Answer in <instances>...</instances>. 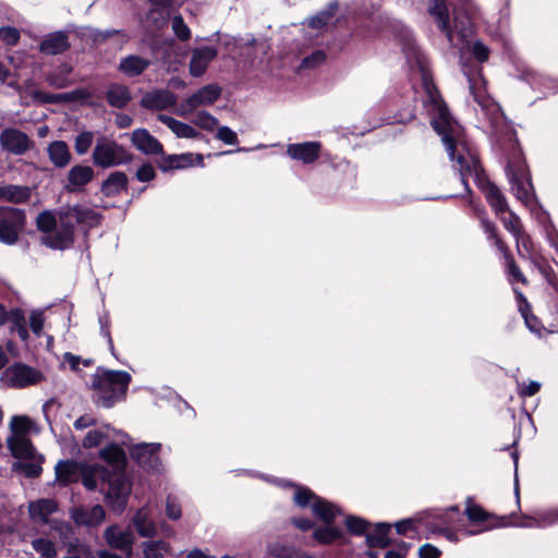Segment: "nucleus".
Segmentation results:
<instances>
[{"label":"nucleus","mask_w":558,"mask_h":558,"mask_svg":"<svg viewBox=\"0 0 558 558\" xmlns=\"http://www.w3.org/2000/svg\"><path fill=\"white\" fill-rule=\"evenodd\" d=\"M418 556L420 558H438L440 556V550L430 544H425L420 547Z\"/></svg>","instance_id":"58"},{"label":"nucleus","mask_w":558,"mask_h":558,"mask_svg":"<svg viewBox=\"0 0 558 558\" xmlns=\"http://www.w3.org/2000/svg\"><path fill=\"white\" fill-rule=\"evenodd\" d=\"M466 515L471 521L482 522L485 521L488 514L477 505H469L466 508Z\"/></svg>","instance_id":"52"},{"label":"nucleus","mask_w":558,"mask_h":558,"mask_svg":"<svg viewBox=\"0 0 558 558\" xmlns=\"http://www.w3.org/2000/svg\"><path fill=\"white\" fill-rule=\"evenodd\" d=\"M133 524L142 537L151 538L157 535L156 524L150 519L149 512L146 508L137 510L133 518Z\"/></svg>","instance_id":"23"},{"label":"nucleus","mask_w":558,"mask_h":558,"mask_svg":"<svg viewBox=\"0 0 558 558\" xmlns=\"http://www.w3.org/2000/svg\"><path fill=\"white\" fill-rule=\"evenodd\" d=\"M442 142L446 145V148H447V151L450 155V158L454 159V154L458 150V147H457V144L454 143L452 136L449 133L444 132V134H442Z\"/></svg>","instance_id":"61"},{"label":"nucleus","mask_w":558,"mask_h":558,"mask_svg":"<svg viewBox=\"0 0 558 558\" xmlns=\"http://www.w3.org/2000/svg\"><path fill=\"white\" fill-rule=\"evenodd\" d=\"M473 54L480 62H485L488 59L489 50L488 48L481 41H476L473 45Z\"/></svg>","instance_id":"56"},{"label":"nucleus","mask_w":558,"mask_h":558,"mask_svg":"<svg viewBox=\"0 0 558 558\" xmlns=\"http://www.w3.org/2000/svg\"><path fill=\"white\" fill-rule=\"evenodd\" d=\"M338 7V2L328 4L325 10L318 12L315 16L308 20V26L312 28H322L326 26L337 13Z\"/></svg>","instance_id":"34"},{"label":"nucleus","mask_w":558,"mask_h":558,"mask_svg":"<svg viewBox=\"0 0 558 558\" xmlns=\"http://www.w3.org/2000/svg\"><path fill=\"white\" fill-rule=\"evenodd\" d=\"M221 95V88L216 84H209L199 88L191 95L183 104H181L177 113L186 116L201 106H209L214 104Z\"/></svg>","instance_id":"8"},{"label":"nucleus","mask_w":558,"mask_h":558,"mask_svg":"<svg viewBox=\"0 0 558 558\" xmlns=\"http://www.w3.org/2000/svg\"><path fill=\"white\" fill-rule=\"evenodd\" d=\"M389 527L386 525L378 526L375 534L367 535V542L369 546L385 548L389 545L387 536Z\"/></svg>","instance_id":"41"},{"label":"nucleus","mask_w":558,"mask_h":558,"mask_svg":"<svg viewBox=\"0 0 558 558\" xmlns=\"http://www.w3.org/2000/svg\"><path fill=\"white\" fill-rule=\"evenodd\" d=\"M34 143L27 134L14 128H7L0 133V146L13 155H23Z\"/></svg>","instance_id":"9"},{"label":"nucleus","mask_w":558,"mask_h":558,"mask_svg":"<svg viewBox=\"0 0 558 558\" xmlns=\"http://www.w3.org/2000/svg\"><path fill=\"white\" fill-rule=\"evenodd\" d=\"M313 497L312 493L308 489H298L294 494V500L300 506H306L311 498Z\"/></svg>","instance_id":"60"},{"label":"nucleus","mask_w":558,"mask_h":558,"mask_svg":"<svg viewBox=\"0 0 558 558\" xmlns=\"http://www.w3.org/2000/svg\"><path fill=\"white\" fill-rule=\"evenodd\" d=\"M157 119L167 125L180 138H199L201 133L192 125L181 122L170 116L158 114Z\"/></svg>","instance_id":"21"},{"label":"nucleus","mask_w":558,"mask_h":558,"mask_svg":"<svg viewBox=\"0 0 558 558\" xmlns=\"http://www.w3.org/2000/svg\"><path fill=\"white\" fill-rule=\"evenodd\" d=\"M95 424H96V420L94 417H92L89 415H84L74 422V427L76 429H83V428L93 426Z\"/></svg>","instance_id":"64"},{"label":"nucleus","mask_w":558,"mask_h":558,"mask_svg":"<svg viewBox=\"0 0 558 558\" xmlns=\"http://www.w3.org/2000/svg\"><path fill=\"white\" fill-rule=\"evenodd\" d=\"M347 527L350 532L354 534H361L366 530L367 523L355 517H350L345 521Z\"/></svg>","instance_id":"53"},{"label":"nucleus","mask_w":558,"mask_h":558,"mask_svg":"<svg viewBox=\"0 0 558 558\" xmlns=\"http://www.w3.org/2000/svg\"><path fill=\"white\" fill-rule=\"evenodd\" d=\"M193 124L206 131H214L218 126V120L207 111H199L193 119Z\"/></svg>","instance_id":"38"},{"label":"nucleus","mask_w":558,"mask_h":558,"mask_svg":"<svg viewBox=\"0 0 558 558\" xmlns=\"http://www.w3.org/2000/svg\"><path fill=\"white\" fill-rule=\"evenodd\" d=\"M33 548L43 557L53 558L57 555L54 544L46 538H37L32 542Z\"/></svg>","instance_id":"39"},{"label":"nucleus","mask_w":558,"mask_h":558,"mask_svg":"<svg viewBox=\"0 0 558 558\" xmlns=\"http://www.w3.org/2000/svg\"><path fill=\"white\" fill-rule=\"evenodd\" d=\"M217 57V50L214 47L205 46L192 50L189 64L190 74L199 77L205 74L209 63Z\"/></svg>","instance_id":"14"},{"label":"nucleus","mask_w":558,"mask_h":558,"mask_svg":"<svg viewBox=\"0 0 558 558\" xmlns=\"http://www.w3.org/2000/svg\"><path fill=\"white\" fill-rule=\"evenodd\" d=\"M156 449L155 445H143L141 448L134 450L133 457H135L141 464H144L146 463L144 460V453L149 452V458H154L153 453Z\"/></svg>","instance_id":"59"},{"label":"nucleus","mask_w":558,"mask_h":558,"mask_svg":"<svg viewBox=\"0 0 558 558\" xmlns=\"http://www.w3.org/2000/svg\"><path fill=\"white\" fill-rule=\"evenodd\" d=\"M94 169L89 166L75 165L66 174L64 189L68 192H80L94 179Z\"/></svg>","instance_id":"15"},{"label":"nucleus","mask_w":558,"mask_h":558,"mask_svg":"<svg viewBox=\"0 0 558 558\" xmlns=\"http://www.w3.org/2000/svg\"><path fill=\"white\" fill-rule=\"evenodd\" d=\"M101 215L82 205H66L58 211H41L36 218L37 229L45 233L41 241L53 250H65L74 243L75 225L94 228Z\"/></svg>","instance_id":"1"},{"label":"nucleus","mask_w":558,"mask_h":558,"mask_svg":"<svg viewBox=\"0 0 558 558\" xmlns=\"http://www.w3.org/2000/svg\"><path fill=\"white\" fill-rule=\"evenodd\" d=\"M3 380L11 387L24 388L41 383L44 375L29 365L15 363L4 371Z\"/></svg>","instance_id":"6"},{"label":"nucleus","mask_w":558,"mask_h":558,"mask_svg":"<svg viewBox=\"0 0 558 558\" xmlns=\"http://www.w3.org/2000/svg\"><path fill=\"white\" fill-rule=\"evenodd\" d=\"M506 259V265L508 268V274L512 277V280L522 282L523 284L527 283L526 278L521 272L520 268L517 266L515 262L509 254V250L507 248L506 253H502Z\"/></svg>","instance_id":"43"},{"label":"nucleus","mask_w":558,"mask_h":558,"mask_svg":"<svg viewBox=\"0 0 558 558\" xmlns=\"http://www.w3.org/2000/svg\"><path fill=\"white\" fill-rule=\"evenodd\" d=\"M163 9L154 8L149 11L147 19L154 23L156 27H161L166 21L167 15L162 12Z\"/></svg>","instance_id":"55"},{"label":"nucleus","mask_w":558,"mask_h":558,"mask_svg":"<svg viewBox=\"0 0 558 558\" xmlns=\"http://www.w3.org/2000/svg\"><path fill=\"white\" fill-rule=\"evenodd\" d=\"M100 458L107 461L114 472L121 471L125 464L124 451L118 445H110L100 451Z\"/></svg>","instance_id":"29"},{"label":"nucleus","mask_w":558,"mask_h":558,"mask_svg":"<svg viewBox=\"0 0 558 558\" xmlns=\"http://www.w3.org/2000/svg\"><path fill=\"white\" fill-rule=\"evenodd\" d=\"M326 60V56L323 51H315L310 57L303 59L301 66L307 69H314L323 64Z\"/></svg>","instance_id":"49"},{"label":"nucleus","mask_w":558,"mask_h":558,"mask_svg":"<svg viewBox=\"0 0 558 558\" xmlns=\"http://www.w3.org/2000/svg\"><path fill=\"white\" fill-rule=\"evenodd\" d=\"M109 484L107 492V499L111 507L121 511L126 506L128 497L131 493V484L120 471L110 474L108 471V477L106 480Z\"/></svg>","instance_id":"7"},{"label":"nucleus","mask_w":558,"mask_h":558,"mask_svg":"<svg viewBox=\"0 0 558 558\" xmlns=\"http://www.w3.org/2000/svg\"><path fill=\"white\" fill-rule=\"evenodd\" d=\"M4 201L7 202L20 204L27 202L31 197V190L27 186L4 185Z\"/></svg>","instance_id":"35"},{"label":"nucleus","mask_w":558,"mask_h":558,"mask_svg":"<svg viewBox=\"0 0 558 558\" xmlns=\"http://www.w3.org/2000/svg\"><path fill=\"white\" fill-rule=\"evenodd\" d=\"M457 162L459 163V172L461 175V180L465 185L466 178L469 175L474 177L475 182L483 191L487 202L495 210V213L497 215H500L508 210V204L506 202V198L495 184L485 179L483 169L476 157H474L470 153H468V155L465 156L460 150H458Z\"/></svg>","instance_id":"2"},{"label":"nucleus","mask_w":558,"mask_h":558,"mask_svg":"<svg viewBox=\"0 0 558 558\" xmlns=\"http://www.w3.org/2000/svg\"><path fill=\"white\" fill-rule=\"evenodd\" d=\"M83 484L86 488L93 490L97 487L98 480L106 481L108 477V470L100 465H94L88 470H82L81 474Z\"/></svg>","instance_id":"33"},{"label":"nucleus","mask_w":558,"mask_h":558,"mask_svg":"<svg viewBox=\"0 0 558 558\" xmlns=\"http://www.w3.org/2000/svg\"><path fill=\"white\" fill-rule=\"evenodd\" d=\"M82 470L80 464L74 461H60L56 465L57 480L63 484L76 482L81 477Z\"/></svg>","instance_id":"25"},{"label":"nucleus","mask_w":558,"mask_h":558,"mask_svg":"<svg viewBox=\"0 0 558 558\" xmlns=\"http://www.w3.org/2000/svg\"><path fill=\"white\" fill-rule=\"evenodd\" d=\"M70 48L68 36L65 33L56 32L48 35L40 44L39 50L46 54H59Z\"/></svg>","instance_id":"19"},{"label":"nucleus","mask_w":558,"mask_h":558,"mask_svg":"<svg viewBox=\"0 0 558 558\" xmlns=\"http://www.w3.org/2000/svg\"><path fill=\"white\" fill-rule=\"evenodd\" d=\"M428 13L434 17L438 28L444 32L449 43H452V28L446 0H429Z\"/></svg>","instance_id":"18"},{"label":"nucleus","mask_w":558,"mask_h":558,"mask_svg":"<svg viewBox=\"0 0 558 558\" xmlns=\"http://www.w3.org/2000/svg\"><path fill=\"white\" fill-rule=\"evenodd\" d=\"M171 28L177 38L181 41H187L191 38V29L184 23L181 15H174L171 21Z\"/></svg>","instance_id":"37"},{"label":"nucleus","mask_w":558,"mask_h":558,"mask_svg":"<svg viewBox=\"0 0 558 558\" xmlns=\"http://www.w3.org/2000/svg\"><path fill=\"white\" fill-rule=\"evenodd\" d=\"M0 39L9 46H14L20 40V32L11 26L0 27Z\"/></svg>","instance_id":"46"},{"label":"nucleus","mask_w":558,"mask_h":558,"mask_svg":"<svg viewBox=\"0 0 558 558\" xmlns=\"http://www.w3.org/2000/svg\"><path fill=\"white\" fill-rule=\"evenodd\" d=\"M156 177V171L150 163L142 165L136 171V178L141 182H149Z\"/></svg>","instance_id":"51"},{"label":"nucleus","mask_w":558,"mask_h":558,"mask_svg":"<svg viewBox=\"0 0 558 558\" xmlns=\"http://www.w3.org/2000/svg\"><path fill=\"white\" fill-rule=\"evenodd\" d=\"M541 389V385L537 381H530L521 387V395L532 397L536 395Z\"/></svg>","instance_id":"63"},{"label":"nucleus","mask_w":558,"mask_h":558,"mask_svg":"<svg viewBox=\"0 0 558 558\" xmlns=\"http://www.w3.org/2000/svg\"><path fill=\"white\" fill-rule=\"evenodd\" d=\"M29 96L38 104H56L54 94H49L43 90H32Z\"/></svg>","instance_id":"54"},{"label":"nucleus","mask_w":558,"mask_h":558,"mask_svg":"<svg viewBox=\"0 0 558 558\" xmlns=\"http://www.w3.org/2000/svg\"><path fill=\"white\" fill-rule=\"evenodd\" d=\"M105 438V434L100 430H90L87 433V435L83 439V447L84 448H94L98 446Z\"/></svg>","instance_id":"48"},{"label":"nucleus","mask_w":558,"mask_h":558,"mask_svg":"<svg viewBox=\"0 0 558 558\" xmlns=\"http://www.w3.org/2000/svg\"><path fill=\"white\" fill-rule=\"evenodd\" d=\"M106 99L111 107L124 108L131 101L132 95L128 86L112 83L108 86Z\"/></svg>","instance_id":"22"},{"label":"nucleus","mask_w":558,"mask_h":558,"mask_svg":"<svg viewBox=\"0 0 558 558\" xmlns=\"http://www.w3.org/2000/svg\"><path fill=\"white\" fill-rule=\"evenodd\" d=\"M8 445L12 454L16 458L31 459L34 457L35 449L26 436L10 437Z\"/></svg>","instance_id":"28"},{"label":"nucleus","mask_w":558,"mask_h":558,"mask_svg":"<svg viewBox=\"0 0 558 558\" xmlns=\"http://www.w3.org/2000/svg\"><path fill=\"white\" fill-rule=\"evenodd\" d=\"M143 558H163L171 553V546L165 541H147L142 543Z\"/></svg>","instance_id":"32"},{"label":"nucleus","mask_w":558,"mask_h":558,"mask_svg":"<svg viewBox=\"0 0 558 558\" xmlns=\"http://www.w3.org/2000/svg\"><path fill=\"white\" fill-rule=\"evenodd\" d=\"M25 226V213L20 208L0 206V241L12 245L19 241Z\"/></svg>","instance_id":"5"},{"label":"nucleus","mask_w":558,"mask_h":558,"mask_svg":"<svg viewBox=\"0 0 558 558\" xmlns=\"http://www.w3.org/2000/svg\"><path fill=\"white\" fill-rule=\"evenodd\" d=\"M56 510L57 504L51 499H40L28 507L32 520L39 523H47L49 515Z\"/></svg>","instance_id":"24"},{"label":"nucleus","mask_w":558,"mask_h":558,"mask_svg":"<svg viewBox=\"0 0 558 558\" xmlns=\"http://www.w3.org/2000/svg\"><path fill=\"white\" fill-rule=\"evenodd\" d=\"M49 160L57 168H65L72 159L68 144L63 141H54L47 147Z\"/></svg>","instance_id":"20"},{"label":"nucleus","mask_w":558,"mask_h":558,"mask_svg":"<svg viewBox=\"0 0 558 558\" xmlns=\"http://www.w3.org/2000/svg\"><path fill=\"white\" fill-rule=\"evenodd\" d=\"M149 64V60L131 54L121 60L119 70L126 76H137L141 75Z\"/></svg>","instance_id":"26"},{"label":"nucleus","mask_w":558,"mask_h":558,"mask_svg":"<svg viewBox=\"0 0 558 558\" xmlns=\"http://www.w3.org/2000/svg\"><path fill=\"white\" fill-rule=\"evenodd\" d=\"M216 137L226 144L233 145V144L238 143V136H236L235 132H233L228 126L218 128Z\"/></svg>","instance_id":"50"},{"label":"nucleus","mask_w":558,"mask_h":558,"mask_svg":"<svg viewBox=\"0 0 558 558\" xmlns=\"http://www.w3.org/2000/svg\"><path fill=\"white\" fill-rule=\"evenodd\" d=\"M339 536V532L335 529H325L316 532V537L323 543H331Z\"/></svg>","instance_id":"57"},{"label":"nucleus","mask_w":558,"mask_h":558,"mask_svg":"<svg viewBox=\"0 0 558 558\" xmlns=\"http://www.w3.org/2000/svg\"><path fill=\"white\" fill-rule=\"evenodd\" d=\"M166 515L170 520H179L182 515L181 505L172 496H168L166 499Z\"/></svg>","instance_id":"45"},{"label":"nucleus","mask_w":558,"mask_h":558,"mask_svg":"<svg viewBox=\"0 0 558 558\" xmlns=\"http://www.w3.org/2000/svg\"><path fill=\"white\" fill-rule=\"evenodd\" d=\"M13 469L22 472L28 477H36L41 472L40 465L36 462H16L13 464Z\"/></svg>","instance_id":"44"},{"label":"nucleus","mask_w":558,"mask_h":558,"mask_svg":"<svg viewBox=\"0 0 558 558\" xmlns=\"http://www.w3.org/2000/svg\"><path fill=\"white\" fill-rule=\"evenodd\" d=\"M504 226L507 230H509L510 232H512L515 235L520 231L519 220L513 215H510V217L508 219L504 218Z\"/></svg>","instance_id":"62"},{"label":"nucleus","mask_w":558,"mask_h":558,"mask_svg":"<svg viewBox=\"0 0 558 558\" xmlns=\"http://www.w3.org/2000/svg\"><path fill=\"white\" fill-rule=\"evenodd\" d=\"M33 425V422L27 416H13L10 423V428L13 433L12 437H19V435L26 436Z\"/></svg>","instance_id":"36"},{"label":"nucleus","mask_w":558,"mask_h":558,"mask_svg":"<svg viewBox=\"0 0 558 558\" xmlns=\"http://www.w3.org/2000/svg\"><path fill=\"white\" fill-rule=\"evenodd\" d=\"M94 141V133L90 131L81 132L74 141V148L78 155H84L90 148Z\"/></svg>","instance_id":"40"},{"label":"nucleus","mask_w":558,"mask_h":558,"mask_svg":"<svg viewBox=\"0 0 558 558\" xmlns=\"http://www.w3.org/2000/svg\"><path fill=\"white\" fill-rule=\"evenodd\" d=\"M72 72L70 64H61L56 72L46 75V82L54 88H65L72 84L69 75Z\"/></svg>","instance_id":"30"},{"label":"nucleus","mask_w":558,"mask_h":558,"mask_svg":"<svg viewBox=\"0 0 558 558\" xmlns=\"http://www.w3.org/2000/svg\"><path fill=\"white\" fill-rule=\"evenodd\" d=\"M105 510L101 506H80L75 507L71 511V518L77 525L83 526H97L105 519Z\"/></svg>","instance_id":"13"},{"label":"nucleus","mask_w":558,"mask_h":558,"mask_svg":"<svg viewBox=\"0 0 558 558\" xmlns=\"http://www.w3.org/2000/svg\"><path fill=\"white\" fill-rule=\"evenodd\" d=\"M177 104V96L168 89H156L146 93L141 99V106L155 111L165 110Z\"/></svg>","instance_id":"16"},{"label":"nucleus","mask_w":558,"mask_h":558,"mask_svg":"<svg viewBox=\"0 0 558 558\" xmlns=\"http://www.w3.org/2000/svg\"><path fill=\"white\" fill-rule=\"evenodd\" d=\"M322 145L318 142H305L301 144H291L287 147V154L294 160L304 163H313L320 154Z\"/></svg>","instance_id":"17"},{"label":"nucleus","mask_w":558,"mask_h":558,"mask_svg":"<svg viewBox=\"0 0 558 558\" xmlns=\"http://www.w3.org/2000/svg\"><path fill=\"white\" fill-rule=\"evenodd\" d=\"M194 165L204 167L202 154L184 153L179 155H166L165 153L157 160V166L162 172L183 170Z\"/></svg>","instance_id":"10"},{"label":"nucleus","mask_w":558,"mask_h":558,"mask_svg":"<svg viewBox=\"0 0 558 558\" xmlns=\"http://www.w3.org/2000/svg\"><path fill=\"white\" fill-rule=\"evenodd\" d=\"M131 376L122 371L99 369L93 375L90 388L96 401L105 408H110L125 395Z\"/></svg>","instance_id":"3"},{"label":"nucleus","mask_w":558,"mask_h":558,"mask_svg":"<svg viewBox=\"0 0 558 558\" xmlns=\"http://www.w3.org/2000/svg\"><path fill=\"white\" fill-rule=\"evenodd\" d=\"M483 227H484L486 233H488L489 238L494 240V242H495L496 246L498 247V250L501 253H506L508 247L505 244V242L498 236L496 227L492 222H489L487 220L483 221Z\"/></svg>","instance_id":"47"},{"label":"nucleus","mask_w":558,"mask_h":558,"mask_svg":"<svg viewBox=\"0 0 558 558\" xmlns=\"http://www.w3.org/2000/svg\"><path fill=\"white\" fill-rule=\"evenodd\" d=\"M92 159L98 167L110 168L130 162L132 155L117 142L101 137L96 143Z\"/></svg>","instance_id":"4"},{"label":"nucleus","mask_w":558,"mask_h":558,"mask_svg":"<svg viewBox=\"0 0 558 558\" xmlns=\"http://www.w3.org/2000/svg\"><path fill=\"white\" fill-rule=\"evenodd\" d=\"M471 26V19L464 11H453V21L451 23L452 36L457 33L462 39L468 38L472 32Z\"/></svg>","instance_id":"31"},{"label":"nucleus","mask_w":558,"mask_h":558,"mask_svg":"<svg viewBox=\"0 0 558 558\" xmlns=\"http://www.w3.org/2000/svg\"><path fill=\"white\" fill-rule=\"evenodd\" d=\"M104 537L111 548L125 553L128 557L132 555L134 543L132 531L121 530L118 525H110L105 530Z\"/></svg>","instance_id":"11"},{"label":"nucleus","mask_w":558,"mask_h":558,"mask_svg":"<svg viewBox=\"0 0 558 558\" xmlns=\"http://www.w3.org/2000/svg\"><path fill=\"white\" fill-rule=\"evenodd\" d=\"M128 177L124 172L116 171L102 182L101 192L108 196H116L126 189Z\"/></svg>","instance_id":"27"},{"label":"nucleus","mask_w":558,"mask_h":558,"mask_svg":"<svg viewBox=\"0 0 558 558\" xmlns=\"http://www.w3.org/2000/svg\"><path fill=\"white\" fill-rule=\"evenodd\" d=\"M313 510L326 523L331 522L336 513L333 507L330 504L322 500L314 502Z\"/></svg>","instance_id":"42"},{"label":"nucleus","mask_w":558,"mask_h":558,"mask_svg":"<svg viewBox=\"0 0 558 558\" xmlns=\"http://www.w3.org/2000/svg\"><path fill=\"white\" fill-rule=\"evenodd\" d=\"M131 142L134 147L145 155L163 154L162 144L153 136L146 129H136L132 132Z\"/></svg>","instance_id":"12"}]
</instances>
